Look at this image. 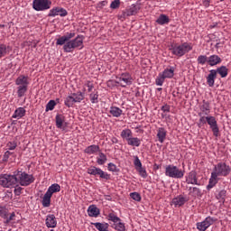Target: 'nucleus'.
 I'll return each mask as SVG.
<instances>
[{"label":"nucleus","instance_id":"59","mask_svg":"<svg viewBox=\"0 0 231 231\" xmlns=\"http://www.w3.org/2000/svg\"><path fill=\"white\" fill-rule=\"evenodd\" d=\"M199 64H203V56L202 55L199 57Z\"/></svg>","mask_w":231,"mask_h":231},{"label":"nucleus","instance_id":"39","mask_svg":"<svg viewBox=\"0 0 231 231\" xmlns=\"http://www.w3.org/2000/svg\"><path fill=\"white\" fill-rule=\"evenodd\" d=\"M74 104H75V99L73 98L72 95L66 97L65 106H67V107H72Z\"/></svg>","mask_w":231,"mask_h":231},{"label":"nucleus","instance_id":"53","mask_svg":"<svg viewBox=\"0 0 231 231\" xmlns=\"http://www.w3.org/2000/svg\"><path fill=\"white\" fill-rule=\"evenodd\" d=\"M108 171L116 172V165H115L113 162L108 163Z\"/></svg>","mask_w":231,"mask_h":231},{"label":"nucleus","instance_id":"34","mask_svg":"<svg viewBox=\"0 0 231 231\" xmlns=\"http://www.w3.org/2000/svg\"><path fill=\"white\" fill-rule=\"evenodd\" d=\"M128 145H132L134 147H140L141 141L138 137H132L127 141Z\"/></svg>","mask_w":231,"mask_h":231},{"label":"nucleus","instance_id":"62","mask_svg":"<svg viewBox=\"0 0 231 231\" xmlns=\"http://www.w3.org/2000/svg\"><path fill=\"white\" fill-rule=\"evenodd\" d=\"M158 91H162V88H158Z\"/></svg>","mask_w":231,"mask_h":231},{"label":"nucleus","instance_id":"37","mask_svg":"<svg viewBox=\"0 0 231 231\" xmlns=\"http://www.w3.org/2000/svg\"><path fill=\"white\" fill-rule=\"evenodd\" d=\"M72 97L74 98V102H82L84 100V95L82 92L73 93Z\"/></svg>","mask_w":231,"mask_h":231},{"label":"nucleus","instance_id":"52","mask_svg":"<svg viewBox=\"0 0 231 231\" xmlns=\"http://www.w3.org/2000/svg\"><path fill=\"white\" fill-rule=\"evenodd\" d=\"M134 163L136 169L142 168V162L140 161V159L138 157H135Z\"/></svg>","mask_w":231,"mask_h":231},{"label":"nucleus","instance_id":"6","mask_svg":"<svg viewBox=\"0 0 231 231\" xmlns=\"http://www.w3.org/2000/svg\"><path fill=\"white\" fill-rule=\"evenodd\" d=\"M204 123H207L209 125V127L213 133V135H215V136L220 135V129L218 127L217 120L215 116H208V115L204 116Z\"/></svg>","mask_w":231,"mask_h":231},{"label":"nucleus","instance_id":"14","mask_svg":"<svg viewBox=\"0 0 231 231\" xmlns=\"http://www.w3.org/2000/svg\"><path fill=\"white\" fill-rule=\"evenodd\" d=\"M203 61H204V63L208 62V64H209V66H217V64H219L222 61V60H221L220 56L211 55L208 58L207 56H204Z\"/></svg>","mask_w":231,"mask_h":231},{"label":"nucleus","instance_id":"25","mask_svg":"<svg viewBox=\"0 0 231 231\" xmlns=\"http://www.w3.org/2000/svg\"><path fill=\"white\" fill-rule=\"evenodd\" d=\"M98 151H100V146L99 145H96V144H92L90 146H88L85 149V152L87 154H96V152H98Z\"/></svg>","mask_w":231,"mask_h":231},{"label":"nucleus","instance_id":"7","mask_svg":"<svg viewBox=\"0 0 231 231\" xmlns=\"http://www.w3.org/2000/svg\"><path fill=\"white\" fill-rule=\"evenodd\" d=\"M190 50H192V46L187 42L171 47L173 55H177V57H183V55H185V53H189Z\"/></svg>","mask_w":231,"mask_h":231},{"label":"nucleus","instance_id":"50","mask_svg":"<svg viewBox=\"0 0 231 231\" xmlns=\"http://www.w3.org/2000/svg\"><path fill=\"white\" fill-rule=\"evenodd\" d=\"M14 194L15 196H21V191L23 190V188L19 186V184L14 185Z\"/></svg>","mask_w":231,"mask_h":231},{"label":"nucleus","instance_id":"55","mask_svg":"<svg viewBox=\"0 0 231 231\" xmlns=\"http://www.w3.org/2000/svg\"><path fill=\"white\" fill-rule=\"evenodd\" d=\"M14 217H15V213H12L6 219V223H10V221H14Z\"/></svg>","mask_w":231,"mask_h":231},{"label":"nucleus","instance_id":"20","mask_svg":"<svg viewBox=\"0 0 231 231\" xmlns=\"http://www.w3.org/2000/svg\"><path fill=\"white\" fill-rule=\"evenodd\" d=\"M185 203H187V198L183 196H179L172 199V205L177 208L185 205Z\"/></svg>","mask_w":231,"mask_h":231},{"label":"nucleus","instance_id":"54","mask_svg":"<svg viewBox=\"0 0 231 231\" xmlns=\"http://www.w3.org/2000/svg\"><path fill=\"white\" fill-rule=\"evenodd\" d=\"M65 36V39L67 40V42H69L70 39H73V37H75V32H68Z\"/></svg>","mask_w":231,"mask_h":231},{"label":"nucleus","instance_id":"4","mask_svg":"<svg viewBox=\"0 0 231 231\" xmlns=\"http://www.w3.org/2000/svg\"><path fill=\"white\" fill-rule=\"evenodd\" d=\"M0 185L5 189H10L11 187H15L17 185V178L15 171L14 174H2L0 175Z\"/></svg>","mask_w":231,"mask_h":231},{"label":"nucleus","instance_id":"46","mask_svg":"<svg viewBox=\"0 0 231 231\" xmlns=\"http://www.w3.org/2000/svg\"><path fill=\"white\" fill-rule=\"evenodd\" d=\"M5 55H6V45L1 44L0 45V59H2V57H5Z\"/></svg>","mask_w":231,"mask_h":231},{"label":"nucleus","instance_id":"40","mask_svg":"<svg viewBox=\"0 0 231 231\" xmlns=\"http://www.w3.org/2000/svg\"><path fill=\"white\" fill-rule=\"evenodd\" d=\"M113 228H115L116 230H118V231H125V226L122 223V222H120V221H118V222H116V224H113Z\"/></svg>","mask_w":231,"mask_h":231},{"label":"nucleus","instance_id":"33","mask_svg":"<svg viewBox=\"0 0 231 231\" xmlns=\"http://www.w3.org/2000/svg\"><path fill=\"white\" fill-rule=\"evenodd\" d=\"M121 137L128 142L133 137V132L129 129H125L121 132Z\"/></svg>","mask_w":231,"mask_h":231},{"label":"nucleus","instance_id":"48","mask_svg":"<svg viewBox=\"0 0 231 231\" xmlns=\"http://www.w3.org/2000/svg\"><path fill=\"white\" fill-rule=\"evenodd\" d=\"M137 171L142 178H147V171L143 169V167L141 166V168H137Z\"/></svg>","mask_w":231,"mask_h":231},{"label":"nucleus","instance_id":"23","mask_svg":"<svg viewBox=\"0 0 231 231\" xmlns=\"http://www.w3.org/2000/svg\"><path fill=\"white\" fill-rule=\"evenodd\" d=\"M57 192H60V185L57 183H54L51 186H50L47 190V194H49L50 196H53V194Z\"/></svg>","mask_w":231,"mask_h":231},{"label":"nucleus","instance_id":"31","mask_svg":"<svg viewBox=\"0 0 231 231\" xmlns=\"http://www.w3.org/2000/svg\"><path fill=\"white\" fill-rule=\"evenodd\" d=\"M66 121V117L62 115H57L56 116V126L58 129H62V125H64V122Z\"/></svg>","mask_w":231,"mask_h":231},{"label":"nucleus","instance_id":"16","mask_svg":"<svg viewBox=\"0 0 231 231\" xmlns=\"http://www.w3.org/2000/svg\"><path fill=\"white\" fill-rule=\"evenodd\" d=\"M135 14H138V7H136V5H132L130 8L122 12L121 17H123V19H125V17H131V15H135Z\"/></svg>","mask_w":231,"mask_h":231},{"label":"nucleus","instance_id":"10","mask_svg":"<svg viewBox=\"0 0 231 231\" xmlns=\"http://www.w3.org/2000/svg\"><path fill=\"white\" fill-rule=\"evenodd\" d=\"M88 174H91V176H99L102 180H109V174L102 171L100 168H97L92 166L88 169Z\"/></svg>","mask_w":231,"mask_h":231},{"label":"nucleus","instance_id":"24","mask_svg":"<svg viewBox=\"0 0 231 231\" xmlns=\"http://www.w3.org/2000/svg\"><path fill=\"white\" fill-rule=\"evenodd\" d=\"M189 194L194 198H201V189L198 187H189Z\"/></svg>","mask_w":231,"mask_h":231},{"label":"nucleus","instance_id":"17","mask_svg":"<svg viewBox=\"0 0 231 231\" xmlns=\"http://www.w3.org/2000/svg\"><path fill=\"white\" fill-rule=\"evenodd\" d=\"M217 76V70H210L209 74L207 77V84L209 87L215 86V79Z\"/></svg>","mask_w":231,"mask_h":231},{"label":"nucleus","instance_id":"8","mask_svg":"<svg viewBox=\"0 0 231 231\" xmlns=\"http://www.w3.org/2000/svg\"><path fill=\"white\" fill-rule=\"evenodd\" d=\"M174 77V68L166 69L162 73H160L156 79L157 86H163L165 79H172Z\"/></svg>","mask_w":231,"mask_h":231},{"label":"nucleus","instance_id":"27","mask_svg":"<svg viewBox=\"0 0 231 231\" xmlns=\"http://www.w3.org/2000/svg\"><path fill=\"white\" fill-rule=\"evenodd\" d=\"M42 204L45 208H48L50 205H51V195L47 193V191L42 198Z\"/></svg>","mask_w":231,"mask_h":231},{"label":"nucleus","instance_id":"43","mask_svg":"<svg viewBox=\"0 0 231 231\" xmlns=\"http://www.w3.org/2000/svg\"><path fill=\"white\" fill-rule=\"evenodd\" d=\"M109 221H113L114 225L120 221V217H116L115 214L111 213L108 215Z\"/></svg>","mask_w":231,"mask_h":231},{"label":"nucleus","instance_id":"41","mask_svg":"<svg viewBox=\"0 0 231 231\" xmlns=\"http://www.w3.org/2000/svg\"><path fill=\"white\" fill-rule=\"evenodd\" d=\"M55 106H57V103H55V100H51L46 105V111H53L55 109Z\"/></svg>","mask_w":231,"mask_h":231},{"label":"nucleus","instance_id":"18","mask_svg":"<svg viewBox=\"0 0 231 231\" xmlns=\"http://www.w3.org/2000/svg\"><path fill=\"white\" fill-rule=\"evenodd\" d=\"M46 226L48 228H55L57 226V218L55 215H48L46 217Z\"/></svg>","mask_w":231,"mask_h":231},{"label":"nucleus","instance_id":"56","mask_svg":"<svg viewBox=\"0 0 231 231\" xmlns=\"http://www.w3.org/2000/svg\"><path fill=\"white\" fill-rule=\"evenodd\" d=\"M171 107L169 106H164L162 107V111H163L164 113H169Z\"/></svg>","mask_w":231,"mask_h":231},{"label":"nucleus","instance_id":"36","mask_svg":"<svg viewBox=\"0 0 231 231\" xmlns=\"http://www.w3.org/2000/svg\"><path fill=\"white\" fill-rule=\"evenodd\" d=\"M107 162V157L106 156V154H104L103 152H99V155L97 159V163H98V165H104V163H106Z\"/></svg>","mask_w":231,"mask_h":231},{"label":"nucleus","instance_id":"12","mask_svg":"<svg viewBox=\"0 0 231 231\" xmlns=\"http://www.w3.org/2000/svg\"><path fill=\"white\" fill-rule=\"evenodd\" d=\"M231 173L230 165L226 164V162H218L217 164V176H228Z\"/></svg>","mask_w":231,"mask_h":231},{"label":"nucleus","instance_id":"32","mask_svg":"<svg viewBox=\"0 0 231 231\" xmlns=\"http://www.w3.org/2000/svg\"><path fill=\"white\" fill-rule=\"evenodd\" d=\"M217 73H218L221 78H226V76H228V69L225 65H221V67L217 69Z\"/></svg>","mask_w":231,"mask_h":231},{"label":"nucleus","instance_id":"42","mask_svg":"<svg viewBox=\"0 0 231 231\" xmlns=\"http://www.w3.org/2000/svg\"><path fill=\"white\" fill-rule=\"evenodd\" d=\"M68 42V40L66 39V37L63 35L61 37H60L57 42L56 44L57 46H64V44H66Z\"/></svg>","mask_w":231,"mask_h":231},{"label":"nucleus","instance_id":"2","mask_svg":"<svg viewBox=\"0 0 231 231\" xmlns=\"http://www.w3.org/2000/svg\"><path fill=\"white\" fill-rule=\"evenodd\" d=\"M83 44H84V36L79 35L74 40H70V41L67 42L63 45V50H64L65 53H71V51H73V50H75V48H80V46L82 48Z\"/></svg>","mask_w":231,"mask_h":231},{"label":"nucleus","instance_id":"15","mask_svg":"<svg viewBox=\"0 0 231 231\" xmlns=\"http://www.w3.org/2000/svg\"><path fill=\"white\" fill-rule=\"evenodd\" d=\"M50 17H55V15H60V17H66L68 15V11L64 8L56 7L51 10L49 14Z\"/></svg>","mask_w":231,"mask_h":231},{"label":"nucleus","instance_id":"13","mask_svg":"<svg viewBox=\"0 0 231 231\" xmlns=\"http://www.w3.org/2000/svg\"><path fill=\"white\" fill-rule=\"evenodd\" d=\"M218 182V174H217V165H215V169L213 170L212 173H211V177L209 179V183L207 186L208 189H213V187H215Z\"/></svg>","mask_w":231,"mask_h":231},{"label":"nucleus","instance_id":"49","mask_svg":"<svg viewBox=\"0 0 231 231\" xmlns=\"http://www.w3.org/2000/svg\"><path fill=\"white\" fill-rule=\"evenodd\" d=\"M203 108H204V111L205 110L207 111L206 112L207 116H208V113L210 111V104H209V102H205V100H204Z\"/></svg>","mask_w":231,"mask_h":231},{"label":"nucleus","instance_id":"61","mask_svg":"<svg viewBox=\"0 0 231 231\" xmlns=\"http://www.w3.org/2000/svg\"><path fill=\"white\" fill-rule=\"evenodd\" d=\"M200 122H203V117H200Z\"/></svg>","mask_w":231,"mask_h":231},{"label":"nucleus","instance_id":"19","mask_svg":"<svg viewBox=\"0 0 231 231\" xmlns=\"http://www.w3.org/2000/svg\"><path fill=\"white\" fill-rule=\"evenodd\" d=\"M157 138L161 143H163L165 142V138H167V131L163 127H160L157 130Z\"/></svg>","mask_w":231,"mask_h":231},{"label":"nucleus","instance_id":"60","mask_svg":"<svg viewBox=\"0 0 231 231\" xmlns=\"http://www.w3.org/2000/svg\"><path fill=\"white\" fill-rule=\"evenodd\" d=\"M88 91H91L93 89V85L91 83L88 84Z\"/></svg>","mask_w":231,"mask_h":231},{"label":"nucleus","instance_id":"29","mask_svg":"<svg viewBox=\"0 0 231 231\" xmlns=\"http://www.w3.org/2000/svg\"><path fill=\"white\" fill-rule=\"evenodd\" d=\"M94 226H96V228L99 231H109V224L107 223H100V222H97V223H93Z\"/></svg>","mask_w":231,"mask_h":231},{"label":"nucleus","instance_id":"22","mask_svg":"<svg viewBox=\"0 0 231 231\" xmlns=\"http://www.w3.org/2000/svg\"><path fill=\"white\" fill-rule=\"evenodd\" d=\"M88 212L90 217H97L98 214H100V209H98L97 206L92 205V206H89Z\"/></svg>","mask_w":231,"mask_h":231},{"label":"nucleus","instance_id":"38","mask_svg":"<svg viewBox=\"0 0 231 231\" xmlns=\"http://www.w3.org/2000/svg\"><path fill=\"white\" fill-rule=\"evenodd\" d=\"M213 222L214 220L213 218H211V217H207L203 223L204 231H206V229H208Z\"/></svg>","mask_w":231,"mask_h":231},{"label":"nucleus","instance_id":"51","mask_svg":"<svg viewBox=\"0 0 231 231\" xmlns=\"http://www.w3.org/2000/svg\"><path fill=\"white\" fill-rule=\"evenodd\" d=\"M7 147L9 151H14L15 147H17V143L15 142L7 143Z\"/></svg>","mask_w":231,"mask_h":231},{"label":"nucleus","instance_id":"21","mask_svg":"<svg viewBox=\"0 0 231 231\" xmlns=\"http://www.w3.org/2000/svg\"><path fill=\"white\" fill-rule=\"evenodd\" d=\"M187 183L189 185H201L200 183H198V179L196 178V172L191 171L189 173V176L186 180Z\"/></svg>","mask_w":231,"mask_h":231},{"label":"nucleus","instance_id":"26","mask_svg":"<svg viewBox=\"0 0 231 231\" xmlns=\"http://www.w3.org/2000/svg\"><path fill=\"white\" fill-rule=\"evenodd\" d=\"M26 115V110L23 107H19L14 111V114L13 115V118H17V120L23 118Z\"/></svg>","mask_w":231,"mask_h":231},{"label":"nucleus","instance_id":"9","mask_svg":"<svg viewBox=\"0 0 231 231\" xmlns=\"http://www.w3.org/2000/svg\"><path fill=\"white\" fill-rule=\"evenodd\" d=\"M51 6V1L50 0H33L32 8L36 12H42L44 10H50Z\"/></svg>","mask_w":231,"mask_h":231},{"label":"nucleus","instance_id":"44","mask_svg":"<svg viewBox=\"0 0 231 231\" xmlns=\"http://www.w3.org/2000/svg\"><path fill=\"white\" fill-rule=\"evenodd\" d=\"M130 197L132 198V199H134V201H141L142 200V196H140V194L138 192H133L130 194Z\"/></svg>","mask_w":231,"mask_h":231},{"label":"nucleus","instance_id":"35","mask_svg":"<svg viewBox=\"0 0 231 231\" xmlns=\"http://www.w3.org/2000/svg\"><path fill=\"white\" fill-rule=\"evenodd\" d=\"M226 198V190L221 189L218 194H217V199L219 202L225 203Z\"/></svg>","mask_w":231,"mask_h":231},{"label":"nucleus","instance_id":"47","mask_svg":"<svg viewBox=\"0 0 231 231\" xmlns=\"http://www.w3.org/2000/svg\"><path fill=\"white\" fill-rule=\"evenodd\" d=\"M90 100L92 104H98V94H90Z\"/></svg>","mask_w":231,"mask_h":231},{"label":"nucleus","instance_id":"11","mask_svg":"<svg viewBox=\"0 0 231 231\" xmlns=\"http://www.w3.org/2000/svg\"><path fill=\"white\" fill-rule=\"evenodd\" d=\"M116 83L119 84L122 88H127L133 84V79L129 74H122L120 77L116 78Z\"/></svg>","mask_w":231,"mask_h":231},{"label":"nucleus","instance_id":"3","mask_svg":"<svg viewBox=\"0 0 231 231\" xmlns=\"http://www.w3.org/2000/svg\"><path fill=\"white\" fill-rule=\"evenodd\" d=\"M165 176H168V178L181 180V178L185 176V171L177 166H174V164H170L165 167Z\"/></svg>","mask_w":231,"mask_h":231},{"label":"nucleus","instance_id":"57","mask_svg":"<svg viewBox=\"0 0 231 231\" xmlns=\"http://www.w3.org/2000/svg\"><path fill=\"white\" fill-rule=\"evenodd\" d=\"M197 228L199 231H203V222H199L197 224Z\"/></svg>","mask_w":231,"mask_h":231},{"label":"nucleus","instance_id":"58","mask_svg":"<svg viewBox=\"0 0 231 231\" xmlns=\"http://www.w3.org/2000/svg\"><path fill=\"white\" fill-rule=\"evenodd\" d=\"M210 0H204V5L205 6H209Z\"/></svg>","mask_w":231,"mask_h":231},{"label":"nucleus","instance_id":"5","mask_svg":"<svg viewBox=\"0 0 231 231\" xmlns=\"http://www.w3.org/2000/svg\"><path fill=\"white\" fill-rule=\"evenodd\" d=\"M15 84L18 86V97H24V93L28 91V77L23 75L18 77L15 80Z\"/></svg>","mask_w":231,"mask_h":231},{"label":"nucleus","instance_id":"1","mask_svg":"<svg viewBox=\"0 0 231 231\" xmlns=\"http://www.w3.org/2000/svg\"><path fill=\"white\" fill-rule=\"evenodd\" d=\"M16 175V184L21 185L22 187H28V185H32L33 181H35V179L33 178V175H30L26 173L25 171H14Z\"/></svg>","mask_w":231,"mask_h":231},{"label":"nucleus","instance_id":"28","mask_svg":"<svg viewBox=\"0 0 231 231\" xmlns=\"http://www.w3.org/2000/svg\"><path fill=\"white\" fill-rule=\"evenodd\" d=\"M110 115H112V116H115L116 118H119V116H122V109L116 107V106H112L110 107L109 110Z\"/></svg>","mask_w":231,"mask_h":231},{"label":"nucleus","instance_id":"30","mask_svg":"<svg viewBox=\"0 0 231 231\" xmlns=\"http://www.w3.org/2000/svg\"><path fill=\"white\" fill-rule=\"evenodd\" d=\"M170 21L171 19H169V16L165 14H161L156 20V23L158 24L163 25V24H169Z\"/></svg>","mask_w":231,"mask_h":231},{"label":"nucleus","instance_id":"45","mask_svg":"<svg viewBox=\"0 0 231 231\" xmlns=\"http://www.w3.org/2000/svg\"><path fill=\"white\" fill-rule=\"evenodd\" d=\"M110 8H112L113 10L120 8V0H114L110 5Z\"/></svg>","mask_w":231,"mask_h":231}]
</instances>
